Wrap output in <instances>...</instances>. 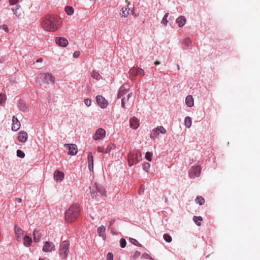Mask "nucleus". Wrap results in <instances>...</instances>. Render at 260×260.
<instances>
[{
  "instance_id": "f257e3e1",
  "label": "nucleus",
  "mask_w": 260,
  "mask_h": 260,
  "mask_svg": "<svg viewBox=\"0 0 260 260\" xmlns=\"http://www.w3.org/2000/svg\"><path fill=\"white\" fill-rule=\"evenodd\" d=\"M59 18L54 15H48L43 18L41 22L42 28L48 31H56L59 27Z\"/></svg>"
},
{
  "instance_id": "f03ea898",
  "label": "nucleus",
  "mask_w": 260,
  "mask_h": 260,
  "mask_svg": "<svg viewBox=\"0 0 260 260\" xmlns=\"http://www.w3.org/2000/svg\"><path fill=\"white\" fill-rule=\"evenodd\" d=\"M80 213L79 206L77 204H73L66 212L65 219L68 222H73L79 217Z\"/></svg>"
},
{
  "instance_id": "7ed1b4c3",
  "label": "nucleus",
  "mask_w": 260,
  "mask_h": 260,
  "mask_svg": "<svg viewBox=\"0 0 260 260\" xmlns=\"http://www.w3.org/2000/svg\"><path fill=\"white\" fill-rule=\"evenodd\" d=\"M36 81L40 85L44 83L53 84L55 81V77L49 73H41L37 76Z\"/></svg>"
},
{
  "instance_id": "20e7f679",
  "label": "nucleus",
  "mask_w": 260,
  "mask_h": 260,
  "mask_svg": "<svg viewBox=\"0 0 260 260\" xmlns=\"http://www.w3.org/2000/svg\"><path fill=\"white\" fill-rule=\"evenodd\" d=\"M91 197L96 198L98 196H106V191L105 188L100 184L95 183L93 185L90 187Z\"/></svg>"
},
{
  "instance_id": "39448f33",
  "label": "nucleus",
  "mask_w": 260,
  "mask_h": 260,
  "mask_svg": "<svg viewBox=\"0 0 260 260\" xmlns=\"http://www.w3.org/2000/svg\"><path fill=\"white\" fill-rule=\"evenodd\" d=\"M70 243L68 241H63L60 245L59 249V255L60 257L66 259L69 253Z\"/></svg>"
},
{
  "instance_id": "423d86ee",
  "label": "nucleus",
  "mask_w": 260,
  "mask_h": 260,
  "mask_svg": "<svg viewBox=\"0 0 260 260\" xmlns=\"http://www.w3.org/2000/svg\"><path fill=\"white\" fill-rule=\"evenodd\" d=\"M128 164L129 167L138 162V151L136 153H129L127 156Z\"/></svg>"
},
{
  "instance_id": "0eeeda50",
  "label": "nucleus",
  "mask_w": 260,
  "mask_h": 260,
  "mask_svg": "<svg viewBox=\"0 0 260 260\" xmlns=\"http://www.w3.org/2000/svg\"><path fill=\"white\" fill-rule=\"evenodd\" d=\"M201 168L200 166H197L191 167L189 170V176L190 178L199 177L201 174Z\"/></svg>"
},
{
  "instance_id": "6e6552de",
  "label": "nucleus",
  "mask_w": 260,
  "mask_h": 260,
  "mask_svg": "<svg viewBox=\"0 0 260 260\" xmlns=\"http://www.w3.org/2000/svg\"><path fill=\"white\" fill-rule=\"evenodd\" d=\"M105 136L106 131L102 128H99L95 131V134L92 136V138L94 140H100L103 139Z\"/></svg>"
},
{
  "instance_id": "1a4fd4ad",
  "label": "nucleus",
  "mask_w": 260,
  "mask_h": 260,
  "mask_svg": "<svg viewBox=\"0 0 260 260\" xmlns=\"http://www.w3.org/2000/svg\"><path fill=\"white\" fill-rule=\"evenodd\" d=\"M96 101L101 108H106L108 105V101L101 95H99L96 96Z\"/></svg>"
},
{
  "instance_id": "9d476101",
  "label": "nucleus",
  "mask_w": 260,
  "mask_h": 260,
  "mask_svg": "<svg viewBox=\"0 0 260 260\" xmlns=\"http://www.w3.org/2000/svg\"><path fill=\"white\" fill-rule=\"evenodd\" d=\"M12 10L18 19L21 18L24 16V12L19 5H16L15 7L12 8Z\"/></svg>"
},
{
  "instance_id": "9b49d317",
  "label": "nucleus",
  "mask_w": 260,
  "mask_h": 260,
  "mask_svg": "<svg viewBox=\"0 0 260 260\" xmlns=\"http://www.w3.org/2000/svg\"><path fill=\"white\" fill-rule=\"evenodd\" d=\"M55 249V247L53 243L46 241L44 244L43 251L46 252H48L54 250Z\"/></svg>"
},
{
  "instance_id": "f8f14e48",
  "label": "nucleus",
  "mask_w": 260,
  "mask_h": 260,
  "mask_svg": "<svg viewBox=\"0 0 260 260\" xmlns=\"http://www.w3.org/2000/svg\"><path fill=\"white\" fill-rule=\"evenodd\" d=\"M65 146H66L69 150V154L71 155H76L78 152L77 147L75 144H65Z\"/></svg>"
},
{
  "instance_id": "ddd939ff",
  "label": "nucleus",
  "mask_w": 260,
  "mask_h": 260,
  "mask_svg": "<svg viewBox=\"0 0 260 260\" xmlns=\"http://www.w3.org/2000/svg\"><path fill=\"white\" fill-rule=\"evenodd\" d=\"M17 139L19 142L25 143L28 139V134L24 131H20L18 133Z\"/></svg>"
},
{
  "instance_id": "4468645a",
  "label": "nucleus",
  "mask_w": 260,
  "mask_h": 260,
  "mask_svg": "<svg viewBox=\"0 0 260 260\" xmlns=\"http://www.w3.org/2000/svg\"><path fill=\"white\" fill-rule=\"evenodd\" d=\"M12 130L15 132L17 131L20 127V121L18 120L17 118L14 116L12 118Z\"/></svg>"
},
{
  "instance_id": "2eb2a0df",
  "label": "nucleus",
  "mask_w": 260,
  "mask_h": 260,
  "mask_svg": "<svg viewBox=\"0 0 260 260\" xmlns=\"http://www.w3.org/2000/svg\"><path fill=\"white\" fill-rule=\"evenodd\" d=\"M131 127L133 129H137L139 126V121L135 117L131 118L129 120Z\"/></svg>"
},
{
  "instance_id": "dca6fc26",
  "label": "nucleus",
  "mask_w": 260,
  "mask_h": 260,
  "mask_svg": "<svg viewBox=\"0 0 260 260\" xmlns=\"http://www.w3.org/2000/svg\"><path fill=\"white\" fill-rule=\"evenodd\" d=\"M56 43L62 47H66L68 45V41L64 38L58 37L56 39Z\"/></svg>"
},
{
  "instance_id": "f3484780",
  "label": "nucleus",
  "mask_w": 260,
  "mask_h": 260,
  "mask_svg": "<svg viewBox=\"0 0 260 260\" xmlns=\"http://www.w3.org/2000/svg\"><path fill=\"white\" fill-rule=\"evenodd\" d=\"M128 91V89H126L124 86H121L118 93V98L120 99L124 97L125 95L127 94Z\"/></svg>"
},
{
  "instance_id": "a211bd4d",
  "label": "nucleus",
  "mask_w": 260,
  "mask_h": 260,
  "mask_svg": "<svg viewBox=\"0 0 260 260\" xmlns=\"http://www.w3.org/2000/svg\"><path fill=\"white\" fill-rule=\"evenodd\" d=\"M64 177V174L62 172L56 170L54 173V179L57 181H61Z\"/></svg>"
},
{
  "instance_id": "6ab92c4d",
  "label": "nucleus",
  "mask_w": 260,
  "mask_h": 260,
  "mask_svg": "<svg viewBox=\"0 0 260 260\" xmlns=\"http://www.w3.org/2000/svg\"><path fill=\"white\" fill-rule=\"evenodd\" d=\"M88 168L90 171H93V158L92 154L91 152H89L88 154Z\"/></svg>"
},
{
  "instance_id": "aec40b11",
  "label": "nucleus",
  "mask_w": 260,
  "mask_h": 260,
  "mask_svg": "<svg viewBox=\"0 0 260 260\" xmlns=\"http://www.w3.org/2000/svg\"><path fill=\"white\" fill-rule=\"evenodd\" d=\"M129 10L130 9L128 6L126 7H124L121 9L120 15L122 17H127L129 14Z\"/></svg>"
},
{
  "instance_id": "412c9836",
  "label": "nucleus",
  "mask_w": 260,
  "mask_h": 260,
  "mask_svg": "<svg viewBox=\"0 0 260 260\" xmlns=\"http://www.w3.org/2000/svg\"><path fill=\"white\" fill-rule=\"evenodd\" d=\"M18 107L20 110L25 112L28 111V108L23 101H19L18 103Z\"/></svg>"
},
{
  "instance_id": "4be33fe9",
  "label": "nucleus",
  "mask_w": 260,
  "mask_h": 260,
  "mask_svg": "<svg viewBox=\"0 0 260 260\" xmlns=\"http://www.w3.org/2000/svg\"><path fill=\"white\" fill-rule=\"evenodd\" d=\"M185 103L189 107H191L194 105V100L192 95H188L185 99Z\"/></svg>"
},
{
  "instance_id": "5701e85b",
  "label": "nucleus",
  "mask_w": 260,
  "mask_h": 260,
  "mask_svg": "<svg viewBox=\"0 0 260 260\" xmlns=\"http://www.w3.org/2000/svg\"><path fill=\"white\" fill-rule=\"evenodd\" d=\"M14 231L17 239L18 240V239H20L23 235V231L17 225L15 226Z\"/></svg>"
},
{
  "instance_id": "b1692460",
  "label": "nucleus",
  "mask_w": 260,
  "mask_h": 260,
  "mask_svg": "<svg viewBox=\"0 0 260 260\" xmlns=\"http://www.w3.org/2000/svg\"><path fill=\"white\" fill-rule=\"evenodd\" d=\"M132 93H128L126 95V97L124 96L121 98V107L123 108H125V104L128 101L129 99L132 97Z\"/></svg>"
},
{
  "instance_id": "393cba45",
  "label": "nucleus",
  "mask_w": 260,
  "mask_h": 260,
  "mask_svg": "<svg viewBox=\"0 0 260 260\" xmlns=\"http://www.w3.org/2000/svg\"><path fill=\"white\" fill-rule=\"evenodd\" d=\"M176 21L179 27H182L185 24L186 19L184 16H181L176 19Z\"/></svg>"
},
{
  "instance_id": "a878e982",
  "label": "nucleus",
  "mask_w": 260,
  "mask_h": 260,
  "mask_svg": "<svg viewBox=\"0 0 260 260\" xmlns=\"http://www.w3.org/2000/svg\"><path fill=\"white\" fill-rule=\"evenodd\" d=\"M111 148H112L110 145L108 146L106 148L104 147L99 146L97 148V151L99 152L107 153L110 151Z\"/></svg>"
},
{
  "instance_id": "bb28decb",
  "label": "nucleus",
  "mask_w": 260,
  "mask_h": 260,
  "mask_svg": "<svg viewBox=\"0 0 260 260\" xmlns=\"http://www.w3.org/2000/svg\"><path fill=\"white\" fill-rule=\"evenodd\" d=\"M105 227L104 225H102L98 228L97 232L99 236L104 238L105 237Z\"/></svg>"
},
{
  "instance_id": "cd10ccee",
  "label": "nucleus",
  "mask_w": 260,
  "mask_h": 260,
  "mask_svg": "<svg viewBox=\"0 0 260 260\" xmlns=\"http://www.w3.org/2000/svg\"><path fill=\"white\" fill-rule=\"evenodd\" d=\"M138 72H142V69L133 68L129 70V73L131 76H135L138 75Z\"/></svg>"
},
{
  "instance_id": "c85d7f7f",
  "label": "nucleus",
  "mask_w": 260,
  "mask_h": 260,
  "mask_svg": "<svg viewBox=\"0 0 260 260\" xmlns=\"http://www.w3.org/2000/svg\"><path fill=\"white\" fill-rule=\"evenodd\" d=\"M34 240L36 242H38L40 240L42 236L41 233L39 231H34L33 232Z\"/></svg>"
},
{
  "instance_id": "c756f323",
  "label": "nucleus",
  "mask_w": 260,
  "mask_h": 260,
  "mask_svg": "<svg viewBox=\"0 0 260 260\" xmlns=\"http://www.w3.org/2000/svg\"><path fill=\"white\" fill-rule=\"evenodd\" d=\"M31 243L32 240L29 236H26L23 238V244L25 246H29Z\"/></svg>"
},
{
  "instance_id": "7c9ffc66",
  "label": "nucleus",
  "mask_w": 260,
  "mask_h": 260,
  "mask_svg": "<svg viewBox=\"0 0 260 260\" xmlns=\"http://www.w3.org/2000/svg\"><path fill=\"white\" fill-rule=\"evenodd\" d=\"M191 118L189 116L186 117L184 119V124L185 126L187 128H190L191 126Z\"/></svg>"
},
{
  "instance_id": "2f4dec72",
  "label": "nucleus",
  "mask_w": 260,
  "mask_h": 260,
  "mask_svg": "<svg viewBox=\"0 0 260 260\" xmlns=\"http://www.w3.org/2000/svg\"><path fill=\"white\" fill-rule=\"evenodd\" d=\"M195 201H196L197 204H198L200 205H202L205 203L204 199L202 197H201V196H198L196 198V199L195 200Z\"/></svg>"
},
{
  "instance_id": "473e14b6",
  "label": "nucleus",
  "mask_w": 260,
  "mask_h": 260,
  "mask_svg": "<svg viewBox=\"0 0 260 260\" xmlns=\"http://www.w3.org/2000/svg\"><path fill=\"white\" fill-rule=\"evenodd\" d=\"M65 11L68 15H72L74 13V9L71 6H67L65 8Z\"/></svg>"
},
{
  "instance_id": "72a5a7b5",
  "label": "nucleus",
  "mask_w": 260,
  "mask_h": 260,
  "mask_svg": "<svg viewBox=\"0 0 260 260\" xmlns=\"http://www.w3.org/2000/svg\"><path fill=\"white\" fill-rule=\"evenodd\" d=\"M193 220L198 226H200L201 224V221L203 220V219L201 216H195L193 217Z\"/></svg>"
},
{
  "instance_id": "f704fd0d",
  "label": "nucleus",
  "mask_w": 260,
  "mask_h": 260,
  "mask_svg": "<svg viewBox=\"0 0 260 260\" xmlns=\"http://www.w3.org/2000/svg\"><path fill=\"white\" fill-rule=\"evenodd\" d=\"M159 134L160 133L158 132V131L157 130L156 128H154L150 134V137L152 138L157 137L159 136Z\"/></svg>"
},
{
  "instance_id": "c9c22d12",
  "label": "nucleus",
  "mask_w": 260,
  "mask_h": 260,
  "mask_svg": "<svg viewBox=\"0 0 260 260\" xmlns=\"http://www.w3.org/2000/svg\"><path fill=\"white\" fill-rule=\"evenodd\" d=\"M168 16H169V13H166L161 20V23L162 24H163L165 26H166L167 25V23H168L167 18H168Z\"/></svg>"
},
{
  "instance_id": "e433bc0d",
  "label": "nucleus",
  "mask_w": 260,
  "mask_h": 260,
  "mask_svg": "<svg viewBox=\"0 0 260 260\" xmlns=\"http://www.w3.org/2000/svg\"><path fill=\"white\" fill-rule=\"evenodd\" d=\"M156 128L159 133L165 134L167 132L166 129L162 126H157Z\"/></svg>"
},
{
  "instance_id": "4c0bfd02",
  "label": "nucleus",
  "mask_w": 260,
  "mask_h": 260,
  "mask_svg": "<svg viewBox=\"0 0 260 260\" xmlns=\"http://www.w3.org/2000/svg\"><path fill=\"white\" fill-rule=\"evenodd\" d=\"M164 239L167 242H171L172 241V237L170 235L168 234H165L164 235Z\"/></svg>"
},
{
  "instance_id": "58836bf2",
  "label": "nucleus",
  "mask_w": 260,
  "mask_h": 260,
  "mask_svg": "<svg viewBox=\"0 0 260 260\" xmlns=\"http://www.w3.org/2000/svg\"><path fill=\"white\" fill-rule=\"evenodd\" d=\"M141 255V253L138 251H136L135 252L134 254L131 256V258L135 260L137 258H138Z\"/></svg>"
},
{
  "instance_id": "ea45409f",
  "label": "nucleus",
  "mask_w": 260,
  "mask_h": 260,
  "mask_svg": "<svg viewBox=\"0 0 260 260\" xmlns=\"http://www.w3.org/2000/svg\"><path fill=\"white\" fill-rule=\"evenodd\" d=\"M6 96L5 94L0 93V104H2L5 102Z\"/></svg>"
},
{
  "instance_id": "a19ab883",
  "label": "nucleus",
  "mask_w": 260,
  "mask_h": 260,
  "mask_svg": "<svg viewBox=\"0 0 260 260\" xmlns=\"http://www.w3.org/2000/svg\"><path fill=\"white\" fill-rule=\"evenodd\" d=\"M17 156L20 158H24L25 156L24 153L21 151V150H17Z\"/></svg>"
},
{
  "instance_id": "79ce46f5",
  "label": "nucleus",
  "mask_w": 260,
  "mask_h": 260,
  "mask_svg": "<svg viewBox=\"0 0 260 260\" xmlns=\"http://www.w3.org/2000/svg\"><path fill=\"white\" fill-rule=\"evenodd\" d=\"M152 156V153L150 152H147L145 154V158L148 161L151 160Z\"/></svg>"
},
{
  "instance_id": "37998d69",
  "label": "nucleus",
  "mask_w": 260,
  "mask_h": 260,
  "mask_svg": "<svg viewBox=\"0 0 260 260\" xmlns=\"http://www.w3.org/2000/svg\"><path fill=\"white\" fill-rule=\"evenodd\" d=\"M143 167V169L145 171L148 172V171L150 168V165L148 162H145L144 164Z\"/></svg>"
},
{
  "instance_id": "c03bdc74",
  "label": "nucleus",
  "mask_w": 260,
  "mask_h": 260,
  "mask_svg": "<svg viewBox=\"0 0 260 260\" xmlns=\"http://www.w3.org/2000/svg\"><path fill=\"white\" fill-rule=\"evenodd\" d=\"M129 241L135 245L141 246V245L139 243L138 241L134 238H130Z\"/></svg>"
},
{
  "instance_id": "a18cd8bd",
  "label": "nucleus",
  "mask_w": 260,
  "mask_h": 260,
  "mask_svg": "<svg viewBox=\"0 0 260 260\" xmlns=\"http://www.w3.org/2000/svg\"><path fill=\"white\" fill-rule=\"evenodd\" d=\"M0 29H3L5 30L6 32H9V28L8 26L6 24H3L0 26Z\"/></svg>"
},
{
  "instance_id": "49530a36",
  "label": "nucleus",
  "mask_w": 260,
  "mask_h": 260,
  "mask_svg": "<svg viewBox=\"0 0 260 260\" xmlns=\"http://www.w3.org/2000/svg\"><path fill=\"white\" fill-rule=\"evenodd\" d=\"M91 76L93 78L98 80L100 74L95 71H93L91 74Z\"/></svg>"
},
{
  "instance_id": "de8ad7c7",
  "label": "nucleus",
  "mask_w": 260,
  "mask_h": 260,
  "mask_svg": "<svg viewBox=\"0 0 260 260\" xmlns=\"http://www.w3.org/2000/svg\"><path fill=\"white\" fill-rule=\"evenodd\" d=\"M120 246L122 248H124L126 245V240L124 239H121L120 241Z\"/></svg>"
},
{
  "instance_id": "09e8293b",
  "label": "nucleus",
  "mask_w": 260,
  "mask_h": 260,
  "mask_svg": "<svg viewBox=\"0 0 260 260\" xmlns=\"http://www.w3.org/2000/svg\"><path fill=\"white\" fill-rule=\"evenodd\" d=\"M191 43V41L189 38H186L184 40V44L187 46H189Z\"/></svg>"
},
{
  "instance_id": "8fccbe9b",
  "label": "nucleus",
  "mask_w": 260,
  "mask_h": 260,
  "mask_svg": "<svg viewBox=\"0 0 260 260\" xmlns=\"http://www.w3.org/2000/svg\"><path fill=\"white\" fill-rule=\"evenodd\" d=\"M84 103H85V104L87 106L89 107V106H91V101L90 99H85V100H84Z\"/></svg>"
},
{
  "instance_id": "3c124183",
  "label": "nucleus",
  "mask_w": 260,
  "mask_h": 260,
  "mask_svg": "<svg viewBox=\"0 0 260 260\" xmlns=\"http://www.w3.org/2000/svg\"><path fill=\"white\" fill-rule=\"evenodd\" d=\"M107 260H113V255L112 253L109 252L107 256Z\"/></svg>"
},
{
  "instance_id": "603ef678",
  "label": "nucleus",
  "mask_w": 260,
  "mask_h": 260,
  "mask_svg": "<svg viewBox=\"0 0 260 260\" xmlns=\"http://www.w3.org/2000/svg\"><path fill=\"white\" fill-rule=\"evenodd\" d=\"M80 53L79 51H75L73 54V57L74 58H77L79 56Z\"/></svg>"
},
{
  "instance_id": "864d4df0",
  "label": "nucleus",
  "mask_w": 260,
  "mask_h": 260,
  "mask_svg": "<svg viewBox=\"0 0 260 260\" xmlns=\"http://www.w3.org/2000/svg\"><path fill=\"white\" fill-rule=\"evenodd\" d=\"M18 0H9V3L11 5H16Z\"/></svg>"
},
{
  "instance_id": "5fc2aeb1",
  "label": "nucleus",
  "mask_w": 260,
  "mask_h": 260,
  "mask_svg": "<svg viewBox=\"0 0 260 260\" xmlns=\"http://www.w3.org/2000/svg\"><path fill=\"white\" fill-rule=\"evenodd\" d=\"M115 222L114 219H111L109 222V225L111 226Z\"/></svg>"
},
{
  "instance_id": "6e6d98bb",
  "label": "nucleus",
  "mask_w": 260,
  "mask_h": 260,
  "mask_svg": "<svg viewBox=\"0 0 260 260\" xmlns=\"http://www.w3.org/2000/svg\"><path fill=\"white\" fill-rule=\"evenodd\" d=\"M15 201H16V202H17V203H20L22 202L21 199L19 198H16Z\"/></svg>"
},
{
  "instance_id": "4d7b16f0",
  "label": "nucleus",
  "mask_w": 260,
  "mask_h": 260,
  "mask_svg": "<svg viewBox=\"0 0 260 260\" xmlns=\"http://www.w3.org/2000/svg\"><path fill=\"white\" fill-rule=\"evenodd\" d=\"M43 58H40L36 60V62H43Z\"/></svg>"
},
{
  "instance_id": "13d9d810",
  "label": "nucleus",
  "mask_w": 260,
  "mask_h": 260,
  "mask_svg": "<svg viewBox=\"0 0 260 260\" xmlns=\"http://www.w3.org/2000/svg\"><path fill=\"white\" fill-rule=\"evenodd\" d=\"M142 75L143 76L144 75V71H143V70H142V72H138V75Z\"/></svg>"
},
{
  "instance_id": "bf43d9fd",
  "label": "nucleus",
  "mask_w": 260,
  "mask_h": 260,
  "mask_svg": "<svg viewBox=\"0 0 260 260\" xmlns=\"http://www.w3.org/2000/svg\"><path fill=\"white\" fill-rule=\"evenodd\" d=\"M154 64L155 65H158L160 63V61H158V60H156L154 62Z\"/></svg>"
},
{
  "instance_id": "052dcab7",
  "label": "nucleus",
  "mask_w": 260,
  "mask_h": 260,
  "mask_svg": "<svg viewBox=\"0 0 260 260\" xmlns=\"http://www.w3.org/2000/svg\"><path fill=\"white\" fill-rule=\"evenodd\" d=\"M143 257H144V255H142L141 257L142 258Z\"/></svg>"
},
{
  "instance_id": "680f3d73",
  "label": "nucleus",
  "mask_w": 260,
  "mask_h": 260,
  "mask_svg": "<svg viewBox=\"0 0 260 260\" xmlns=\"http://www.w3.org/2000/svg\"><path fill=\"white\" fill-rule=\"evenodd\" d=\"M39 260H43V259L41 258V259H39Z\"/></svg>"
}]
</instances>
